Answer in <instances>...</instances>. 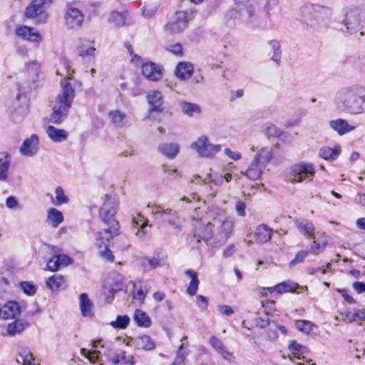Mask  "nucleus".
I'll return each mask as SVG.
<instances>
[{
  "label": "nucleus",
  "mask_w": 365,
  "mask_h": 365,
  "mask_svg": "<svg viewBox=\"0 0 365 365\" xmlns=\"http://www.w3.org/2000/svg\"><path fill=\"white\" fill-rule=\"evenodd\" d=\"M263 133L268 137L275 138H278L282 134V131L272 123H267L263 125Z\"/></svg>",
  "instance_id": "nucleus-47"
},
{
  "label": "nucleus",
  "mask_w": 365,
  "mask_h": 365,
  "mask_svg": "<svg viewBox=\"0 0 365 365\" xmlns=\"http://www.w3.org/2000/svg\"><path fill=\"white\" fill-rule=\"evenodd\" d=\"M145 260L152 269L163 267L166 264L167 256L162 250H157L150 257H147Z\"/></svg>",
  "instance_id": "nucleus-29"
},
{
  "label": "nucleus",
  "mask_w": 365,
  "mask_h": 365,
  "mask_svg": "<svg viewBox=\"0 0 365 365\" xmlns=\"http://www.w3.org/2000/svg\"><path fill=\"white\" fill-rule=\"evenodd\" d=\"M20 287L25 294L29 296L34 295L36 292V286L29 282H21L20 283Z\"/></svg>",
  "instance_id": "nucleus-53"
},
{
  "label": "nucleus",
  "mask_w": 365,
  "mask_h": 365,
  "mask_svg": "<svg viewBox=\"0 0 365 365\" xmlns=\"http://www.w3.org/2000/svg\"><path fill=\"white\" fill-rule=\"evenodd\" d=\"M148 226V220L141 212L132 215V227L135 236L143 238L146 235L145 228Z\"/></svg>",
  "instance_id": "nucleus-16"
},
{
  "label": "nucleus",
  "mask_w": 365,
  "mask_h": 365,
  "mask_svg": "<svg viewBox=\"0 0 365 365\" xmlns=\"http://www.w3.org/2000/svg\"><path fill=\"white\" fill-rule=\"evenodd\" d=\"M52 0H33L25 11V16L28 19L38 18V23H44L47 19L45 9L50 5Z\"/></svg>",
  "instance_id": "nucleus-9"
},
{
  "label": "nucleus",
  "mask_w": 365,
  "mask_h": 365,
  "mask_svg": "<svg viewBox=\"0 0 365 365\" xmlns=\"http://www.w3.org/2000/svg\"><path fill=\"white\" fill-rule=\"evenodd\" d=\"M133 320L140 327L149 328L151 326L150 317L143 311L136 309L134 312Z\"/></svg>",
  "instance_id": "nucleus-34"
},
{
  "label": "nucleus",
  "mask_w": 365,
  "mask_h": 365,
  "mask_svg": "<svg viewBox=\"0 0 365 365\" xmlns=\"http://www.w3.org/2000/svg\"><path fill=\"white\" fill-rule=\"evenodd\" d=\"M146 99L150 106L149 113H162L163 111L164 98L159 91L153 90L148 93Z\"/></svg>",
  "instance_id": "nucleus-15"
},
{
  "label": "nucleus",
  "mask_w": 365,
  "mask_h": 365,
  "mask_svg": "<svg viewBox=\"0 0 365 365\" xmlns=\"http://www.w3.org/2000/svg\"><path fill=\"white\" fill-rule=\"evenodd\" d=\"M94 47H89L86 49L84 48V47L81 46L79 48V55L82 57H94V51H95Z\"/></svg>",
  "instance_id": "nucleus-62"
},
{
  "label": "nucleus",
  "mask_w": 365,
  "mask_h": 365,
  "mask_svg": "<svg viewBox=\"0 0 365 365\" xmlns=\"http://www.w3.org/2000/svg\"><path fill=\"white\" fill-rule=\"evenodd\" d=\"M254 6L250 1H245L236 4V8L229 12L230 16L237 13L242 19L247 20L254 14Z\"/></svg>",
  "instance_id": "nucleus-20"
},
{
  "label": "nucleus",
  "mask_w": 365,
  "mask_h": 365,
  "mask_svg": "<svg viewBox=\"0 0 365 365\" xmlns=\"http://www.w3.org/2000/svg\"><path fill=\"white\" fill-rule=\"evenodd\" d=\"M93 303L86 293L80 295V308L82 315L86 317L92 316Z\"/></svg>",
  "instance_id": "nucleus-35"
},
{
  "label": "nucleus",
  "mask_w": 365,
  "mask_h": 365,
  "mask_svg": "<svg viewBox=\"0 0 365 365\" xmlns=\"http://www.w3.org/2000/svg\"><path fill=\"white\" fill-rule=\"evenodd\" d=\"M20 314V307L17 302L11 301L0 308V318L2 319H15Z\"/></svg>",
  "instance_id": "nucleus-21"
},
{
  "label": "nucleus",
  "mask_w": 365,
  "mask_h": 365,
  "mask_svg": "<svg viewBox=\"0 0 365 365\" xmlns=\"http://www.w3.org/2000/svg\"><path fill=\"white\" fill-rule=\"evenodd\" d=\"M255 321L257 327L261 329L265 328L267 326L270 324L269 319L267 315H265L263 317H258L257 319H256Z\"/></svg>",
  "instance_id": "nucleus-64"
},
{
  "label": "nucleus",
  "mask_w": 365,
  "mask_h": 365,
  "mask_svg": "<svg viewBox=\"0 0 365 365\" xmlns=\"http://www.w3.org/2000/svg\"><path fill=\"white\" fill-rule=\"evenodd\" d=\"M104 197V203L100 210V217L108 225V227L97 233L96 244L99 248L104 247L103 250L100 251V256L112 262L114 261V256L108 248L109 242L110 239L119 235L120 225L114 218L117 211V204L115 202H111L108 195H106Z\"/></svg>",
  "instance_id": "nucleus-1"
},
{
  "label": "nucleus",
  "mask_w": 365,
  "mask_h": 365,
  "mask_svg": "<svg viewBox=\"0 0 365 365\" xmlns=\"http://www.w3.org/2000/svg\"><path fill=\"white\" fill-rule=\"evenodd\" d=\"M298 286L292 282H283L277 284L274 289L279 294H282L287 292H297V289Z\"/></svg>",
  "instance_id": "nucleus-46"
},
{
  "label": "nucleus",
  "mask_w": 365,
  "mask_h": 365,
  "mask_svg": "<svg viewBox=\"0 0 365 365\" xmlns=\"http://www.w3.org/2000/svg\"><path fill=\"white\" fill-rule=\"evenodd\" d=\"M65 279L62 275L54 274L46 281V286L51 290H57L63 283Z\"/></svg>",
  "instance_id": "nucleus-44"
},
{
  "label": "nucleus",
  "mask_w": 365,
  "mask_h": 365,
  "mask_svg": "<svg viewBox=\"0 0 365 365\" xmlns=\"http://www.w3.org/2000/svg\"><path fill=\"white\" fill-rule=\"evenodd\" d=\"M273 158V150L271 147H264L261 148L255 155L249 168L241 174L245 175L252 180L259 179L263 173L264 169L269 163Z\"/></svg>",
  "instance_id": "nucleus-4"
},
{
  "label": "nucleus",
  "mask_w": 365,
  "mask_h": 365,
  "mask_svg": "<svg viewBox=\"0 0 365 365\" xmlns=\"http://www.w3.org/2000/svg\"><path fill=\"white\" fill-rule=\"evenodd\" d=\"M217 310L223 316H230L234 313L232 308L228 305H218Z\"/></svg>",
  "instance_id": "nucleus-63"
},
{
  "label": "nucleus",
  "mask_w": 365,
  "mask_h": 365,
  "mask_svg": "<svg viewBox=\"0 0 365 365\" xmlns=\"http://www.w3.org/2000/svg\"><path fill=\"white\" fill-rule=\"evenodd\" d=\"M34 360L32 353L27 349H21L19 354L16 359L18 363H22L23 365H38L33 363Z\"/></svg>",
  "instance_id": "nucleus-40"
},
{
  "label": "nucleus",
  "mask_w": 365,
  "mask_h": 365,
  "mask_svg": "<svg viewBox=\"0 0 365 365\" xmlns=\"http://www.w3.org/2000/svg\"><path fill=\"white\" fill-rule=\"evenodd\" d=\"M130 341L139 349L150 351L153 350L155 347L154 341L150 336L146 334L132 338Z\"/></svg>",
  "instance_id": "nucleus-25"
},
{
  "label": "nucleus",
  "mask_w": 365,
  "mask_h": 365,
  "mask_svg": "<svg viewBox=\"0 0 365 365\" xmlns=\"http://www.w3.org/2000/svg\"><path fill=\"white\" fill-rule=\"evenodd\" d=\"M235 211L238 216L245 217L246 215V204L241 200H238L235 203Z\"/></svg>",
  "instance_id": "nucleus-60"
},
{
  "label": "nucleus",
  "mask_w": 365,
  "mask_h": 365,
  "mask_svg": "<svg viewBox=\"0 0 365 365\" xmlns=\"http://www.w3.org/2000/svg\"><path fill=\"white\" fill-rule=\"evenodd\" d=\"M29 322L24 319H16L8 324L6 329L7 334L11 336L20 334L29 327Z\"/></svg>",
  "instance_id": "nucleus-27"
},
{
  "label": "nucleus",
  "mask_w": 365,
  "mask_h": 365,
  "mask_svg": "<svg viewBox=\"0 0 365 365\" xmlns=\"http://www.w3.org/2000/svg\"><path fill=\"white\" fill-rule=\"evenodd\" d=\"M191 148L195 149L200 158H212L220 150V145H214L209 142L206 135H202L193 142Z\"/></svg>",
  "instance_id": "nucleus-7"
},
{
  "label": "nucleus",
  "mask_w": 365,
  "mask_h": 365,
  "mask_svg": "<svg viewBox=\"0 0 365 365\" xmlns=\"http://www.w3.org/2000/svg\"><path fill=\"white\" fill-rule=\"evenodd\" d=\"M56 205H59L63 203H66L68 200V197L64 195L63 190L61 187L58 186L56 188Z\"/></svg>",
  "instance_id": "nucleus-55"
},
{
  "label": "nucleus",
  "mask_w": 365,
  "mask_h": 365,
  "mask_svg": "<svg viewBox=\"0 0 365 365\" xmlns=\"http://www.w3.org/2000/svg\"><path fill=\"white\" fill-rule=\"evenodd\" d=\"M111 361L115 365L119 364H121V365H133L135 363L133 356L126 355L125 351H122L120 354L113 357Z\"/></svg>",
  "instance_id": "nucleus-41"
},
{
  "label": "nucleus",
  "mask_w": 365,
  "mask_h": 365,
  "mask_svg": "<svg viewBox=\"0 0 365 365\" xmlns=\"http://www.w3.org/2000/svg\"><path fill=\"white\" fill-rule=\"evenodd\" d=\"M159 150L169 158H174L179 153V145L177 143H164L159 146Z\"/></svg>",
  "instance_id": "nucleus-37"
},
{
  "label": "nucleus",
  "mask_w": 365,
  "mask_h": 365,
  "mask_svg": "<svg viewBox=\"0 0 365 365\" xmlns=\"http://www.w3.org/2000/svg\"><path fill=\"white\" fill-rule=\"evenodd\" d=\"M272 230L265 224L257 227L254 237L256 242L264 244L271 240Z\"/></svg>",
  "instance_id": "nucleus-24"
},
{
  "label": "nucleus",
  "mask_w": 365,
  "mask_h": 365,
  "mask_svg": "<svg viewBox=\"0 0 365 365\" xmlns=\"http://www.w3.org/2000/svg\"><path fill=\"white\" fill-rule=\"evenodd\" d=\"M150 286L146 283L135 284L134 285L133 298L143 303L145 296L150 290Z\"/></svg>",
  "instance_id": "nucleus-38"
},
{
  "label": "nucleus",
  "mask_w": 365,
  "mask_h": 365,
  "mask_svg": "<svg viewBox=\"0 0 365 365\" xmlns=\"http://www.w3.org/2000/svg\"><path fill=\"white\" fill-rule=\"evenodd\" d=\"M336 319L341 320V321L349 322V323L352 322L357 319L356 312L354 314L351 313L350 312H344V313L341 312L340 317H336Z\"/></svg>",
  "instance_id": "nucleus-57"
},
{
  "label": "nucleus",
  "mask_w": 365,
  "mask_h": 365,
  "mask_svg": "<svg viewBox=\"0 0 365 365\" xmlns=\"http://www.w3.org/2000/svg\"><path fill=\"white\" fill-rule=\"evenodd\" d=\"M185 274L191 277V281L187 288V293L190 296L195 295L200 283L197 274L192 269H187Z\"/></svg>",
  "instance_id": "nucleus-39"
},
{
  "label": "nucleus",
  "mask_w": 365,
  "mask_h": 365,
  "mask_svg": "<svg viewBox=\"0 0 365 365\" xmlns=\"http://www.w3.org/2000/svg\"><path fill=\"white\" fill-rule=\"evenodd\" d=\"M293 222L300 233L307 238H314L315 228L312 222L301 217L294 218Z\"/></svg>",
  "instance_id": "nucleus-22"
},
{
  "label": "nucleus",
  "mask_w": 365,
  "mask_h": 365,
  "mask_svg": "<svg viewBox=\"0 0 365 365\" xmlns=\"http://www.w3.org/2000/svg\"><path fill=\"white\" fill-rule=\"evenodd\" d=\"M309 251L304 250L298 252L296 254L294 259L289 262V267H292L298 263L304 262L306 257L309 255Z\"/></svg>",
  "instance_id": "nucleus-56"
},
{
  "label": "nucleus",
  "mask_w": 365,
  "mask_h": 365,
  "mask_svg": "<svg viewBox=\"0 0 365 365\" xmlns=\"http://www.w3.org/2000/svg\"><path fill=\"white\" fill-rule=\"evenodd\" d=\"M47 267L49 270L53 272L58 270L61 267L59 265V259L58 258L57 255H54L48 261Z\"/></svg>",
  "instance_id": "nucleus-59"
},
{
  "label": "nucleus",
  "mask_w": 365,
  "mask_h": 365,
  "mask_svg": "<svg viewBox=\"0 0 365 365\" xmlns=\"http://www.w3.org/2000/svg\"><path fill=\"white\" fill-rule=\"evenodd\" d=\"M142 74L148 80L158 81L162 78V72L158 66L153 62L142 65Z\"/></svg>",
  "instance_id": "nucleus-19"
},
{
  "label": "nucleus",
  "mask_w": 365,
  "mask_h": 365,
  "mask_svg": "<svg viewBox=\"0 0 365 365\" xmlns=\"http://www.w3.org/2000/svg\"><path fill=\"white\" fill-rule=\"evenodd\" d=\"M83 19V14L79 9L71 6L68 7L65 14V24L69 29L81 27Z\"/></svg>",
  "instance_id": "nucleus-14"
},
{
  "label": "nucleus",
  "mask_w": 365,
  "mask_h": 365,
  "mask_svg": "<svg viewBox=\"0 0 365 365\" xmlns=\"http://www.w3.org/2000/svg\"><path fill=\"white\" fill-rule=\"evenodd\" d=\"M193 232V239L197 243L204 241L207 243L215 235L213 232L212 222L204 223L201 220H196Z\"/></svg>",
  "instance_id": "nucleus-12"
},
{
  "label": "nucleus",
  "mask_w": 365,
  "mask_h": 365,
  "mask_svg": "<svg viewBox=\"0 0 365 365\" xmlns=\"http://www.w3.org/2000/svg\"><path fill=\"white\" fill-rule=\"evenodd\" d=\"M329 125L339 135H343L356 129V126L349 125L348 121L343 118L330 120Z\"/></svg>",
  "instance_id": "nucleus-23"
},
{
  "label": "nucleus",
  "mask_w": 365,
  "mask_h": 365,
  "mask_svg": "<svg viewBox=\"0 0 365 365\" xmlns=\"http://www.w3.org/2000/svg\"><path fill=\"white\" fill-rule=\"evenodd\" d=\"M313 240L312 245L310 247L309 252L314 255H318L319 252L324 251L327 245V241L324 240L319 242L315 240V237L312 238Z\"/></svg>",
  "instance_id": "nucleus-50"
},
{
  "label": "nucleus",
  "mask_w": 365,
  "mask_h": 365,
  "mask_svg": "<svg viewBox=\"0 0 365 365\" xmlns=\"http://www.w3.org/2000/svg\"><path fill=\"white\" fill-rule=\"evenodd\" d=\"M289 349L293 355V357H290V359L291 361H294V359H300V356H298V354L304 353L306 347L293 340L291 341L289 344Z\"/></svg>",
  "instance_id": "nucleus-45"
},
{
  "label": "nucleus",
  "mask_w": 365,
  "mask_h": 365,
  "mask_svg": "<svg viewBox=\"0 0 365 365\" xmlns=\"http://www.w3.org/2000/svg\"><path fill=\"white\" fill-rule=\"evenodd\" d=\"M327 9L319 4L307 3L299 9V15L307 26L317 28L324 21Z\"/></svg>",
  "instance_id": "nucleus-5"
},
{
  "label": "nucleus",
  "mask_w": 365,
  "mask_h": 365,
  "mask_svg": "<svg viewBox=\"0 0 365 365\" xmlns=\"http://www.w3.org/2000/svg\"><path fill=\"white\" fill-rule=\"evenodd\" d=\"M193 66L189 62H180L176 66L175 74L181 79L189 78L193 73Z\"/></svg>",
  "instance_id": "nucleus-31"
},
{
  "label": "nucleus",
  "mask_w": 365,
  "mask_h": 365,
  "mask_svg": "<svg viewBox=\"0 0 365 365\" xmlns=\"http://www.w3.org/2000/svg\"><path fill=\"white\" fill-rule=\"evenodd\" d=\"M11 156L5 151L0 152V181H6L9 176Z\"/></svg>",
  "instance_id": "nucleus-28"
},
{
  "label": "nucleus",
  "mask_w": 365,
  "mask_h": 365,
  "mask_svg": "<svg viewBox=\"0 0 365 365\" xmlns=\"http://www.w3.org/2000/svg\"><path fill=\"white\" fill-rule=\"evenodd\" d=\"M167 50L176 56H182V46L179 43L168 46Z\"/></svg>",
  "instance_id": "nucleus-61"
},
{
  "label": "nucleus",
  "mask_w": 365,
  "mask_h": 365,
  "mask_svg": "<svg viewBox=\"0 0 365 365\" xmlns=\"http://www.w3.org/2000/svg\"><path fill=\"white\" fill-rule=\"evenodd\" d=\"M130 322V318L127 315H118L116 317L115 321H113L110 323L111 327H113L115 329H125Z\"/></svg>",
  "instance_id": "nucleus-49"
},
{
  "label": "nucleus",
  "mask_w": 365,
  "mask_h": 365,
  "mask_svg": "<svg viewBox=\"0 0 365 365\" xmlns=\"http://www.w3.org/2000/svg\"><path fill=\"white\" fill-rule=\"evenodd\" d=\"M61 91L57 96L55 105L50 115V121L55 124L61 123L68 116L75 97V91L66 79L61 82Z\"/></svg>",
  "instance_id": "nucleus-3"
},
{
  "label": "nucleus",
  "mask_w": 365,
  "mask_h": 365,
  "mask_svg": "<svg viewBox=\"0 0 365 365\" xmlns=\"http://www.w3.org/2000/svg\"><path fill=\"white\" fill-rule=\"evenodd\" d=\"M63 220V214L56 208L48 210L46 222L53 227H57Z\"/></svg>",
  "instance_id": "nucleus-33"
},
{
  "label": "nucleus",
  "mask_w": 365,
  "mask_h": 365,
  "mask_svg": "<svg viewBox=\"0 0 365 365\" xmlns=\"http://www.w3.org/2000/svg\"><path fill=\"white\" fill-rule=\"evenodd\" d=\"M209 342L212 347L225 360L231 361L233 358L232 353L227 350L222 341L216 336H211Z\"/></svg>",
  "instance_id": "nucleus-26"
},
{
  "label": "nucleus",
  "mask_w": 365,
  "mask_h": 365,
  "mask_svg": "<svg viewBox=\"0 0 365 365\" xmlns=\"http://www.w3.org/2000/svg\"><path fill=\"white\" fill-rule=\"evenodd\" d=\"M108 117L115 127L123 128L128 125L126 114L119 110H110L108 113Z\"/></svg>",
  "instance_id": "nucleus-30"
},
{
  "label": "nucleus",
  "mask_w": 365,
  "mask_h": 365,
  "mask_svg": "<svg viewBox=\"0 0 365 365\" xmlns=\"http://www.w3.org/2000/svg\"><path fill=\"white\" fill-rule=\"evenodd\" d=\"M148 207L152 208L151 214L156 215L163 222L167 223L172 228L180 230L179 217L177 212L172 209H163L160 205H148Z\"/></svg>",
  "instance_id": "nucleus-10"
},
{
  "label": "nucleus",
  "mask_w": 365,
  "mask_h": 365,
  "mask_svg": "<svg viewBox=\"0 0 365 365\" xmlns=\"http://www.w3.org/2000/svg\"><path fill=\"white\" fill-rule=\"evenodd\" d=\"M364 13L358 8L351 9L346 14L344 23L346 29L350 34L356 31L361 24Z\"/></svg>",
  "instance_id": "nucleus-13"
},
{
  "label": "nucleus",
  "mask_w": 365,
  "mask_h": 365,
  "mask_svg": "<svg viewBox=\"0 0 365 365\" xmlns=\"http://www.w3.org/2000/svg\"><path fill=\"white\" fill-rule=\"evenodd\" d=\"M81 352L83 356L88 358L91 362H96L100 354L98 351H89L86 349H81Z\"/></svg>",
  "instance_id": "nucleus-54"
},
{
  "label": "nucleus",
  "mask_w": 365,
  "mask_h": 365,
  "mask_svg": "<svg viewBox=\"0 0 365 365\" xmlns=\"http://www.w3.org/2000/svg\"><path fill=\"white\" fill-rule=\"evenodd\" d=\"M180 107L182 112L188 116H192L194 113L199 114L201 112L200 107L197 104L192 103L182 102L180 104Z\"/></svg>",
  "instance_id": "nucleus-42"
},
{
  "label": "nucleus",
  "mask_w": 365,
  "mask_h": 365,
  "mask_svg": "<svg viewBox=\"0 0 365 365\" xmlns=\"http://www.w3.org/2000/svg\"><path fill=\"white\" fill-rule=\"evenodd\" d=\"M158 6L155 4L145 5L142 9V14L147 19L152 18L157 12Z\"/></svg>",
  "instance_id": "nucleus-51"
},
{
  "label": "nucleus",
  "mask_w": 365,
  "mask_h": 365,
  "mask_svg": "<svg viewBox=\"0 0 365 365\" xmlns=\"http://www.w3.org/2000/svg\"><path fill=\"white\" fill-rule=\"evenodd\" d=\"M341 153L339 147L331 148L330 147H323L319 152V155L327 160H334L338 158Z\"/></svg>",
  "instance_id": "nucleus-36"
},
{
  "label": "nucleus",
  "mask_w": 365,
  "mask_h": 365,
  "mask_svg": "<svg viewBox=\"0 0 365 365\" xmlns=\"http://www.w3.org/2000/svg\"><path fill=\"white\" fill-rule=\"evenodd\" d=\"M315 174V167L312 163H301L292 166L291 170L292 182H301L304 180L310 181Z\"/></svg>",
  "instance_id": "nucleus-8"
},
{
  "label": "nucleus",
  "mask_w": 365,
  "mask_h": 365,
  "mask_svg": "<svg viewBox=\"0 0 365 365\" xmlns=\"http://www.w3.org/2000/svg\"><path fill=\"white\" fill-rule=\"evenodd\" d=\"M38 137L36 134L31 135L29 138H26L21 148L20 153L21 155L28 157L34 156L38 151Z\"/></svg>",
  "instance_id": "nucleus-18"
},
{
  "label": "nucleus",
  "mask_w": 365,
  "mask_h": 365,
  "mask_svg": "<svg viewBox=\"0 0 365 365\" xmlns=\"http://www.w3.org/2000/svg\"><path fill=\"white\" fill-rule=\"evenodd\" d=\"M16 35L24 40L39 43L41 41V34L34 29L27 26H20L16 28Z\"/></svg>",
  "instance_id": "nucleus-17"
},
{
  "label": "nucleus",
  "mask_w": 365,
  "mask_h": 365,
  "mask_svg": "<svg viewBox=\"0 0 365 365\" xmlns=\"http://www.w3.org/2000/svg\"><path fill=\"white\" fill-rule=\"evenodd\" d=\"M295 327L299 331L309 334L313 330V328L316 327V325L310 321L297 320L295 321Z\"/></svg>",
  "instance_id": "nucleus-48"
},
{
  "label": "nucleus",
  "mask_w": 365,
  "mask_h": 365,
  "mask_svg": "<svg viewBox=\"0 0 365 365\" xmlns=\"http://www.w3.org/2000/svg\"><path fill=\"white\" fill-rule=\"evenodd\" d=\"M192 14L190 11H178L175 13V21L165 26V29L171 34L182 31L187 26L190 16Z\"/></svg>",
  "instance_id": "nucleus-11"
},
{
  "label": "nucleus",
  "mask_w": 365,
  "mask_h": 365,
  "mask_svg": "<svg viewBox=\"0 0 365 365\" xmlns=\"http://www.w3.org/2000/svg\"><path fill=\"white\" fill-rule=\"evenodd\" d=\"M46 133L54 142H63L68 138V132L63 129H58L53 125L48 126Z\"/></svg>",
  "instance_id": "nucleus-32"
},
{
  "label": "nucleus",
  "mask_w": 365,
  "mask_h": 365,
  "mask_svg": "<svg viewBox=\"0 0 365 365\" xmlns=\"http://www.w3.org/2000/svg\"><path fill=\"white\" fill-rule=\"evenodd\" d=\"M109 21L116 26H122L125 24V16L121 13L113 11L110 15Z\"/></svg>",
  "instance_id": "nucleus-52"
},
{
  "label": "nucleus",
  "mask_w": 365,
  "mask_h": 365,
  "mask_svg": "<svg viewBox=\"0 0 365 365\" xmlns=\"http://www.w3.org/2000/svg\"><path fill=\"white\" fill-rule=\"evenodd\" d=\"M196 304L201 311L205 312L208 307V299L202 295H198L196 297Z\"/></svg>",
  "instance_id": "nucleus-58"
},
{
  "label": "nucleus",
  "mask_w": 365,
  "mask_h": 365,
  "mask_svg": "<svg viewBox=\"0 0 365 365\" xmlns=\"http://www.w3.org/2000/svg\"><path fill=\"white\" fill-rule=\"evenodd\" d=\"M213 227H215V238L219 242L225 243L230 237L235 222L233 219L226 217L224 212L220 211L217 216L213 218Z\"/></svg>",
  "instance_id": "nucleus-6"
},
{
  "label": "nucleus",
  "mask_w": 365,
  "mask_h": 365,
  "mask_svg": "<svg viewBox=\"0 0 365 365\" xmlns=\"http://www.w3.org/2000/svg\"><path fill=\"white\" fill-rule=\"evenodd\" d=\"M193 178L197 180L199 179L203 183L206 184L207 182H212L215 185H221L222 183L223 179L229 182L232 180V175L230 173H226L224 176H220L218 180L212 179V177L210 174L207 175V177L203 180H201L200 176L198 175H195Z\"/></svg>",
  "instance_id": "nucleus-43"
},
{
  "label": "nucleus",
  "mask_w": 365,
  "mask_h": 365,
  "mask_svg": "<svg viewBox=\"0 0 365 365\" xmlns=\"http://www.w3.org/2000/svg\"><path fill=\"white\" fill-rule=\"evenodd\" d=\"M334 103L340 112L359 115L365 110V95L357 86H344L336 92Z\"/></svg>",
  "instance_id": "nucleus-2"
}]
</instances>
